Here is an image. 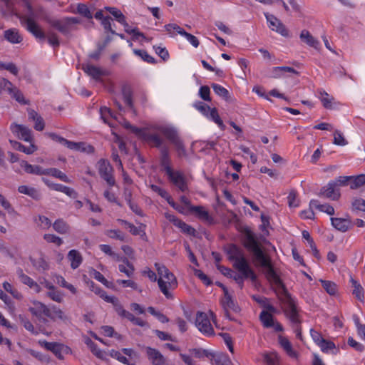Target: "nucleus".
<instances>
[{
  "label": "nucleus",
  "instance_id": "obj_1",
  "mask_svg": "<svg viewBox=\"0 0 365 365\" xmlns=\"http://www.w3.org/2000/svg\"><path fill=\"white\" fill-rule=\"evenodd\" d=\"M29 311L36 317L39 323L47 324L49 320H65L66 319L63 312L58 307L53 306L49 308L43 303L34 300L31 302Z\"/></svg>",
  "mask_w": 365,
  "mask_h": 365
},
{
  "label": "nucleus",
  "instance_id": "obj_2",
  "mask_svg": "<svg viewBox=\"0 0 365 365\" xmlns=\"http://www.w3.org/2000/svg\"><path fill=\"white\" fill-rule=\"evenodd\" d=\"M252 264L257 268H261L269 283L276 287H282L283 282L276 272L270 257L267 252H252Z\"/></svg>",
  "mask_w": 365,
  "mask_h": 365
},
{
  "label": "nucleus",
  "instance_id": "obj_3",
  "mask_svg": "<svg viewBox=\"0 0 365 365\" xmlns=\"http://www.w3.org/2000/svg\"><path fill=\"white\" fill-rule=\"evenodd\" d=\"M229 258L233 260L234 267L241 274L234 273L232 277L238 284L240 289L244 286V279H250L252 282L257 280V275L250 268L248 262L243 256H238L241 252H227Z\"/></svg>",
  "mask_w": 365,
  "mask_h": 365
},
{
  "label": "nucleus",
  "instance_id": "obj_4",
  "mask_svg": "<svg viewBox=\"0 0 365 365\" xmlns=\"http://www.w3.org/2000/svg\"><path fill=\"white\" fill-rule=\"evenodd\" d=\"M277 287L282 289L279 300L282 302V310L286 318L289 320L291 324L302 323L299 314L301 309L297 299L288 292L284 284L282 287Z\"/></svg>",
  "mask_w": 365,
  "mask_h": 365
},
{
  "label": "nucleus",
  "instance_id": "obj_5",
  "mask_svg": "<svg viewBox=\"0 0 365 365\" xmlns=\"http://www.w3.org/2000/svg\"><path fill=\"white\" fill-rule=\"evenodd\" d=\"M155 267L159 275L158 284L160 292L167 299H173L172 291L178 287L175 276L163 264L156 263Z\"/></svg>",
  "mask_w": 365,
  "mask_h": 365
},
{
  "label": "nucleus",
  "instance_id": "obj_6",
  "mask_svg": "<svg viewBox=\"0 0 365 365\" xmlns=\"http://www.w3.org/2000/svg\"><path fill=\"white\" fill-rule=\"evenodd\" d=\"M145 140L150 144L151 146L159 148L160 153V163L164 168L165 173H168L172 171L169 148L168 145L164 143V140L158 134H147L145 135Z\"/></svg>",
  "mask_w": 365,
  "mask_h": 365
},
{
  "label": "nucleus",
  "instance_id": "obj_7",
  "mask_svg": "<svg viewBox=\"0 0 365 365\" xmlns=\"http://www.w3.org/2000/svg\"><path fill=\"white\" fill-rule=\"evenodd\" d=\"M26 8L28 14L19 18L21 24L36 38L44 39L46 38L45 34L41 31L38 24L35 21V11L29 3H26Z\"/></svg>",
  "mask_w": 365,
  "mask_h": 365
},
{
  "label": "nucleus",
  "instance_id": "obj_8",
  "mask_svg": "<svg viewBox=\"0 0 365 365\" xmlns=\"http://www.w3.org/2000/svg\"><path fill=\"white\" fill-rule=\"evenodd\" d=\"M211 319L212 321L215 319V314L212 311L208 313L198 311L196 313L195 326L201 334L208 337L215 335V330L210 322Z\"/></svg>",
  "mask_w": 365,
  "mask_h": 365
},
{
  "label": "nucleus",
  "instance_id": "obj_9",
  "mask_svg": "<svg viewBox=\"0 0 365 365\" xmlns=\"http://www.w3.org/2000/svg\"><path fill=\"white\" fill-rule=\"evenodd\" d=\"M45 21L50 26L57 29L61 34L66 35L73 29V25L80 24L81 19L77 17H66L62 20L53 19L50 16H45Z\"/></svg>",
  "mask_w": 365,
  "mask_h": 365
},
{
  "label": "nucleus",
  "instance_id": "obj_10",
  "mask_svg": "<svg viewBox=\"0 0 365 365\" xmlns=\"http://www.w3.org/2000/svg\"><path fill=\"white\" fill-rule=\"evenodd\" d=\"M193 106L208 119L215 122L222 130L225 128L223 121L220 118L216 108H211L209 106L201 101H197Z\"/></svg>",
  "mask_w": 365,
  "mask_h": 365
},
{
  "label": "nucleus",
  "instance_id": "obj_11",
  "mask_svg": "<svg viewBox=\"0 0 365 365\" xmlns=\"http://www.w3.org/2000/svg\"><path fill=\"white\" fill-rule=\"evenodd\" d=\"M38 344L46 350L51 351L59 360H63L64 355L72 354L71 349L68 346L61 343L39 340Z\"/></svg>",
  "mask_w": 365,
  "mask_h": 365
},
{
  "label": "nucleus",
  "instance_id": "obj_12",
  "mask_svg": "<svg viewBox=\"0 0 365 365\" xmlns=\"http://www.w3.org/2000/svg\"><path fill=\"white\" fill-rule=\"evenodd\" d=\"M262 237L257 236L250 230H246L244 234V245L250 251H267V248L262 245Z\"/></svg>",
  "mask_w": 365,
  "mask_h": 365
},
{
  "label": "nucleus",
  "instance_id": "obj_13",
  "mask_svg": "<svg viewBox=\"0 0 365 365\" xmlns=\"http://www.w3.org/2000/svg\"><path fill=\"white\" fill-rule=\"evenodd\" d=\"M98 173L101 178H103L107 184L113 187L115 185V180L113 175V169L110 163L104 159H101L98 162Z\"/></svg>",
  "mask_w": 365,
  "mask_h": 365
},
{
  "label": "nucleus",
  "instance_id": "obj_14",
  "mask_svg": "<svg viewBox=\"0 0 365 365\" xmlns=\"http://www.w3.org/2000/svg\"><path fill=\"white\" fill-rule=\"evenodd\" d=\"M264 16L268 22V26L272 31H276L284 37L289 36V31L283 23L272 14L264 13Z\"/></svg>",
  "mask_w": 365,
  "mask_h": 365
},
{
  "label": "nucleus",
  "instance_id": "obj_15",
  "mask_svg": "<svg viewBox=\"0 0 365 365\" xmlns=\"http://www.w3.org/2000/svg\"><path fill=\"white\" fill-rule=\"evenodd\" d=\"M165 217L170 222H173V225L181 230L182 232L190 236H195L197 234L196 230L190 225L186 224L183 221L177 218L174 215L168 212L165 213Z\"/></svg>",
  "mask_w": 365,
  "mask_h": 365
},
{
  "label": "nucleus",
  "instance_id": "obj_16",
  "mask_svg": "<svg viewBox=\"0 0 365 365\" xmlns=\"http://www.w3.org/2000/svg\"><path fill=\"white\" fill-rule=\"evenodd\" d=\"M188 258L190 261L193 264V266H190V268L193 271V274L198 279H200L206 286H210L212 284L210 278L206 275L202 270L197 269L199 267V263L197 260L196 257L194 255V252H188Z\"/></svg>",
  "mask_w": 365,
  "mask_h": 365
},
{
  "label": "nucleus",
  "instance_id": "obj_17",
  "mask_svg": "<svg viewBox=\"0 0 365 365\" xmlns=\"http://www.w3.org/2000/svg\"><path fill=\"white\" fill-rule=\"evenodd\" d=\"M81 68L88 76H91L96 81H101V77L108 75L106 71L91 65L89 63H82Z\"/></svg>",
  "mask_w": 365,
  "mask_h": 365
},
{
  "label": "nucleus",
  "instance_id": "obj_18",
  "mask_svg": "<svg viewBox=\"0 0 365 365\" xmlns=\"http://www.w3.org/2000/svg\"><path fill=\"white\" fill-rule=\"evenodd\" d=\"M154 129L164 135L173 145L180 139L177 130L174 127L158 125L155 126Z\"/></svg>",
  "mask_w": 365,
  "mask_h": 365
},
{
  "label": "nucleus",
  "instance_id": "obj_19",
  "mask_svg": "<svg viewBox=\"0 0 365 365\" xmlns=\"http://www.w3.org/2000/svg\"><path fill=\"white\" fill-rule=\"evenodd\" d=\"M166 174L170 181L180 191L185 192L187 190V185L182 173L179 171L172 170Z\"/></svg>",
  "mask_w": 365,
  "mask_h": 365
},
{
  "label": "nucleus",
  "instance_id": "obj_20",
  "mask_svg": "<svg viewBox=\"0 0 365 365\" xmlns=\"http://www.w3.org/2000/svg\"><path fill=\"white\" fill-rule=\"evenodd\" d=\"M145 350L148 359L153 365H167L166 359L158 349L147 346Z\"/></svg>",
  "mask_w": 365,
  "mask_h": 365
},
{
  "label": "nucleus",
  "instance_id": "obj_21",
  "mask_svg": "<svg viewBox=\"0 0 365 365\" xmlns=\"http://www.w3.org/2000/svg\"><path fill=\"white\" fill-rule=\"evenodd\" d=\"M11 130L19 138L26 142L32 141L31 130L28 127L14 123L11 125Z\"/></svg>",
  "mask_w": 365,
  "mask_h": 365
},
{
  "label": "nucleus",
  "instance_id": "obj_22",
  "mask_svg": "<svg viewBox=\"0 0 365 365\" xmlns=\"http://www.w3.org/2000/svg\"><path fill=\"white\" fill-rule=\"evenodd\" d=\"M320 194L333 200H337L340 197V190L332 181L329 182L326 186L321 189Z\"/></svg>",
  "mask_w": 365,
  "mask_h": 365
},
{
  "label": "nucleus",
  "instance_id": "obj_23",
  "mask_svg": "<svg viewBox=\"0 0 365 365\" xmlns=\"http://www.w3.org/2000/svg\"><path fill=\"white\" fill-rule=\"evenodd\" d=\"M221 304L224 309H230L234 312H239L240 311V307L237 302L234 301L232 297L230 294L228 290L224 289V296L221 299Z\"/></svg>",
  "mask_w": 365,
  "mask_h": 365
},
{
  "label": "nucleus",
  "instance_id": "obj_24",
  "mask_svg": "<svg viewBox=\"0 0 365 365\" xmlns=\"http://www.w3.org/2000/svg\"><path fill=\"white\" fill-rule=\"evenodd\" d=\"M16 273L21 280V282L29 286L31 289H32L35 292L39 293L41 290L39 284L36 282L32 278L29 276L25 274L22 270V269L19 268L16 271Z\"/></svg>",
  "mask_w": 365,
  "mask_h": 365
},
{
  "label": "nucleus",
  "instance_id": "obj_25",
  "mask_svg": "<svg viewBox=\"0 0 365 365\" xmlns=\"http://www.w3.org/2000/svg\"><path fill=\"white\" fill-rule=\"evenodd\" d=\"M65 146L71 150L86 152L88 153H92L94 152V148L92 145L83 142L76 143L67 140Z\"/></svg>",
  "mask_w": 365,
  "mask_h": 365
},
{
  "label": "nucleus",
  "instance_id": "obj_26",
  "mask_svg": "<svg viewBox=\"0 0 365 365\" xmlns=\"http://www.w3.org/2000/svg\"><path fill=\"white\" fill-rule=\"evenodd\" d=\"M4 38L11 43H19L23 41V37L19 30L15 28L9 29L4 32Z\"/></svg>",
  "mask_w": 365,
  "mask_h": 365
},
{
  "label": "nucleus",
  "instance_id": "obj_27",
  "mask_svg": "<svg viewBox=\"0 0 365 365\" xmlns=\"http://www.w3.org/2000/svg\"><path fill=\"white\" fill-rule=\"evenodd\" d=\"M320 350L324 354H331L334 355H336L339 350L336 348L335 344L326 339H324L318 345Z\"/></svg>",
  "mask_w": 365,
  "mask_h": 365
},
{
  "label": "nucleus",
  "instance_id": "obj_28",
  "mask_svg": "<svg viewBox=\"0 0 365 365\" xmlns=\"http://www.w3.org/2000/svg\"><path fill=\"white\" fill-rule=\"evenodd\" d=\"M331 225L338 230L346 232L351 226V222L347 218L331 217Z\"/></svg>",
  "mask_w": 365,
  "mask_h": 365
},
{
  "label": "nucleus",
  "instance_id": "obj_29",
  "mask_svg": "<svg viewBox=\"0 0 365 365\" xmlns=\"http://www.w3.org/2000/svg\"><path fill=\"white\" fill-rule=\"evenodd\" d=\"M20 165L24 168V171L29 174H35L38 175H45V170L39 165H32L26 160H21Z\"/></svg>",
  "mask_w": 365,
  "mask_h": 365
},
{
  "label": "nucleus",
  "instance_id": "obj_30",
  "mask_svg": "<svg viewBox=\"0 0 365 365\" xmlns=\"http://www.w3.org/2000/svg\"><path fill=\"white\" fill-rule=\"evenodd\" d=\"M18 191L21 193L26 195L34 200H38L41 198V195L38 190L32 187L27 185H21L18 187Z\"/></svg>",
  "mask_w": 365,
  "mask_h": 365
},
{
  "label": "nucleus",
  "instance_id": "obj_31",
  "mask_svg": "<svg viewBox=\"0 0 365 365\" xmlns=\"http://www.w3.org/2000/svg\"><path fill=\"white\" fill-rule=\"evenodd\" d=\"M350 282L351 284V287L354 288L352 294L356 297L357 299L361 302L364 301V290L361 284L353 277H351Z\"/></svg>",
  "mask_w": 365,
  "mask_h": 365
},
{
  "label": "nucleus",
  "instance_id": "obj_32",
  "mask_svg": "<svg viewBox=\"0 0 365 365\" xmlns=\"http://www.w3.org/2000/svg\"><path fill=\"white\" fill-rule=\"evenodd\" d=\"M10 144L11 146L16 150L23 152L27 155L32 154L36 150V147L34 144H31L29 147H26L21 143L16 141V140H9Z\"/></svg>",
  "mask_w": 365,
  "mask_h": 365
},
{
  "label": "nucleus",
  "instance_id": "obj_33",
  "mask_svg": "<svg viewBox=\"0 0 365 365\" xmlns=\"http://www.w3.org/2000/svg\"><path fill=\"white\" fill-rule=\"evenodd\" d=\"M299 37L303 42L306 43L309 46L317 48L319 45V42L314 38L307 30H302Z\"/></svg>",
  "mask_w": 365,
  "mask_h": 365
},
{
  "label": "nucleus",
  "instance_id": "obj_34",
  "mask_svg": "<svg viewBox=\"0 0 365 365\" xmlns=\"http://www.w3.org/2000/svg\"><path fill=\"white\" fill-rule=\"evenodd\" d=\"M190 211L195 212L197 217L201 220L211 222L212 218L210 216L208 212L202 206H190Z\"/></svg>",
  "mask_w": 365,
  "mask_h": 365
},
{
  "label": "nucleus",
  "instance_id": "obj_35",
  "mask_svg": "<svg viewBox=\"0 0 365 365\" xmlns=\"http://www.w3.org/2000/svg\"><path fill=\"white\" fill-rule=\"evenodd\" d=\"M51 186H52V190H53L55 191L61 192L71 198L75 199L78 197V193L76 192V190L74 189H73L71 187L65 186L61 184H57V183L51 185Z\"/></svg>",
  "mask_w": 365,
  "mask_h": 365
},
{
  "label": "nucleus",
  "instance_id": "obj_36",
  "mask_svg": "<svg viewBox=\"0 0 365 365\" xmlns=\"http://www.w3.org/2000/svg\"><path fill=\"white\" fill-rule=\"evenodd\" d=\"M45 175H51L56 178L60 179L64 182L70 183L71 180L68 178V176L57 168H48L45 170Z\"/></svg>",
  "mask_w": 365,
  "mask_h": 365
},
{
  "label": "nucleus",
  "instance_id": "obj_37",
  "mask_svg": "<svg viewBox=\"0 0 365 365\" xmlns=\"http://www.w3.org/2000/svg\"><path fill=\"white\" fill-rule=\"evenodd\" d=\"M279 343L289 356L295 357L297 356L296 351L292 349V346L287 338L279 336Z\"/></svg>",
  "mask_w": 365,
  "mask_h": 365
},
{
  "label": "nucleus",
  "instance_id": "obj_38",
  "mask_svg": "<svg viewBox=\"0 0 365 365\" xmlns=\"http://www.w3.org/2000/svg\"><path fill=\"white\" fill-rule=\"evenodd\" d=\"M259 320L264 328H271L274 325L273 315L263 310L259 314Z\"/></svg>",
  "mask_w": 365,
  "mask_h": 365
},
{
  "label": "nucleus",
  "instance_id": "obj_39",
  "mask_svg": "<svg viewBox=\"0 0 365 365\" xmlns=\"http://www.w3.org/2000/svg\"><path fill=\"white\" fill-rule=\"evenodd\" d=\"M68 259L71 262V268L73 269L78 268L83 260L81 252H68Z\"/></svg>",
  "mask_w": 365,
  "mask_h": 365
},
{
  "label": "nucleus",
  "instance_id": "obj_40",
  "mask_svg": "<svg viewBox=\"0 0 365 365\" xmlns=\"http://www.w3.org/2000/svg\"><path fill=\"white\" fill-rule=\"evenodd\" d=\"M319 98L325 108L331 109L332 108V101H334V98L330 96L326 91H319Z\"/></svg>",
  "mask_w": 365,
  "mask_h": 365
},
{
  "label": "nucleus",
  "instance_id": "obj_41",
  "mask_svg": "<svg viewBox=\"0 0 365 365\" xmlns=\"http://www.w3.org/2000/svg\"><path fill=\"white\" fill-rule=\"evenodd\" d=\"M53 227L60 234H66L69 231V225L62 219L56 220L53 224Z\"/></svg>",
  "mask_w": 365,
  "mask_h": 365
},
{
  "label": "nucleus",
  "instance_id": "obj_42",
  "mask_svg": "<svg viewBox=\"0 0 365 365\" xmlns=\"http://www.w3.org/2000/svg\"><path fill=\"white\" fill-rule=\"evenodd\" d=\"M118 221L122 225H124L125 228L129 229L130 232L133 235H141L144 234V231L142 230L141 227H135L134 225L124 220H118Z\"/></svg>",
  "mask_w": 365,
  "mask_h": 365
},
{
  "label": "nucleus",
  "instance_id": "obj_43",
  "mask_svg": "<svg viewBox=\"0 0 365 365\" xmlns=\"http://www.w3.org/2000/svg\"><path fill=\"white\" fill-rule=\"evenodd\" d=\"M320 282L322 284V287L329 294H336V293L337 292V286L334 282L323 279H320Z\"/></svg>",
  "mask_w": 365,
  "mask_h": 365
},
{
  "label": "nucleus",
  "instance_id": "obj_44",
  "mask_svg": "<svg viewBox=\"0 0 365 365\" xmlns=\"http://www.w3.org/2000/svg\"><path fill=\"white\" fill-rule=\"evenodd\" d=\"M73 12L88 19H91L93 18L90 9L84 4H78L76 7V11Z\"/></svg>",
  "mask_w": 365,
  "mask_h": 365
},
{
  "label": "nucleus",
  "instance_id": "obj_45",
  "mask_svg": "<svg viewBox=\"0 0 365 365\" xmlns=\"http://www.w3.org/2000/svg\"><path fill=\"white\" fill-rule=\"evenodd\" d=\"M365 185V174H361L356 177L352 176L350 182V188L352 190L357 189Z\"/></svg>",
  "mask_w": 365,
  "mask_h": 365
},
{
  "label": "nucleus",
  "instance_id": "obj_46",
  "mask_svg": "<svg viewBox=\"0 0 365 365\" xmlns=\"http://www.w3.org/2000/svg\"><path fill=\"white\" fill-rule=\"evenodd\" d=\"M212 88L217 95L222 97L225 101H228L230 98V93L225 88L217 83H212Z\"/></svg>",
  "mask_w": 365,
  "mask_h": 365
},
{
  "label": "nucleus",
  "instance_id": "obj_47",
  "mask_svg": "<svg viewBox=\"0 0 365 365\" xmlns=\"http://www.w3.org/2000/svg\"><path fill=\"white\" fill-rule=\"evenodd\" d=\"M123 26H124V29H125V31L129 34H133V39L134 41L137 40L139 37H143V38H145L144 34L141 32H140L138 29L135 28V29H131L130 27V26L128 25V24L125 21V19H124V22L123 23H120Z\"/></svg>",
  "mask_w": 365,
  "mask_h": 365
},
{
  "label": "nucleus",
  "instance_id": "obj_48",
  "mask_svg": "<svg viewBox=\"0 0 365 365\" xmlns=\"http://www.w3.org/2000/svg\"><path fill=\"white\" fill-rule=\"evenodd\" d=\"M212 365H232V362L227 356L224 354L215 355L212 359Z\"/></svg>",
  "mask_w": 365,
  "mask_h": 365
},
{
  "label": "nucleus",
  "instance_id": "obj_49",
  "mask_svg": "<svg viewBox=\"0 0 365 365\" xmlns=\"http://www.w3.org/2000/svg\"><path fill=\"white\" fill-rule=\"evenodd\" d=\"M122 94L123 96V99L125 103L130 108H133V99H132V92L130 88L128 86H123L122 88Z\"/></svg>",
  "mask_w": 365,
  "mask_h": 365
},
{
  "label": "nucleus",
  "instance_id": "obj_50",
  "mask_svg": "<svg viewBox=\"0 0 365 365\" xmlns=\"http://www.w3.org/2000/svg\"><path fill=\"white\" fill-rule=\"evenodd\" d=\"M30 259L34 267L39 270H46L49 268L48 264L41 256L38 259H34L32 257H30Z\"/></svg>",
  "mask_w": 365,
  "mask_h": 365
},
{
  "label": "nucleus",
  "instance_id": "obj_51",
  "mask_svg": "<svg viewBox=\"0 0 365 365\" xmlns=\"http://www.w3.org/2000/svg\"><path fill=\"white\" fill-rule=\"evenodd\" d=\"M11 98L22 105L29 104V101L26 100L22 92L16 87L14 88L11 93L9 94Z\"/></svg>",
  "mask_w": 365,
  "mask_h": 365
},
{
  "label": "nucleus",
  "instance_id": "obj_52",
  "mask_svg": "<svg viewBox=\"0 0 365 365\" xmlns=\"http://www.w3.org/2000/svg\"><path fill=\"white\" fill-rule=\"evenodd\" d=\"M91 275L93 278H95L98 282H101L104 286L108 288H113V284L111 282L108 281L104 276L98 271H96L93 269L91 272Z\"/></svg>",
  "mask_w": 365,
  "mask_h": 365
},
{
  "label": "nucleus",
  "instance_id": "obj_53",
  "mask_svg": "<svg viewBox=\"0 0 365 365\" xmlns=\"http://www.w3.org/2000/svg\"><path fill=\"white\" fill-rule=\"evenodd\" d=\"M148 312L152 314L153 316L155 317L157 319L161 322V323H167L169 322L168 317H167L162 312L155 310V309L153 307H148Z\"/></svg>",
  "mask_w": 365,
  "mask_h": 365
},
{
  "label": "nucleus",
  "instance_id": "obj_54",
  "mask_svg": "<svg viewBox=\"0 0 365 365\" xmlns=\"http://www.w3.org/2000/svg\"><path fill=\"white\" fill-rule=\"evenodd\" d=\"M164 27L165 31L170 34L171 36H174L175 35V32L182 35L183 31H185L183 29L180 28L175 24H169L165 25Z\"/></svg>",
  "mask_w": 365,
  "mask_h": 365
},
{
  "label": "nucleus",
  "instance_id": "obj_55",
  "mask_svg": "<svg viewBox=\"0 0 365 365\" xmlns=\"http://www.w3.org/2000/svg\"><path fill=\"white\" fill-rule=\"evenodd\" d=\"M15 87L16 86L10 81L5 78H2L0 80V89L1 93L3 91H5L10 94Z\"/></svg>",
  "mask_w": 365,
  "mask_h": 365
},
{
  "label": "nucleus",
  "instance_id": "obj_56",
  "mask_svg": "<svg viewBox=\"0 0 365 365\" xmlns=\"http://www.w3.org/2000/svg\"><path fill=\"white\" fill-rule=\"evenodd\" d=\"M134 53L140 57L144 61L153 63L155 62V58L150 56L145 50L135 49Z\"/></svg>",
  "mask_w": 365,
  "mask_h": 365
},
{
  "label": "nucleus",
  "instance_id": "obj_57",
  "mask_svg": "<svg viewBox=\"0 0 365 365\" xmlns=\"http://www.w3.org/2000/svg\"><path fill=\"white\" fill-rule=\"evenodd\" d=\"M352 210L353 211H362L365 212V200L362 198H355L352 201Z\"/></svg>",
  "mask_w": 365,
  "mask_h": 365
},
{
  "label": "nucleus",
  "instance_id": "obj_58",
  "mask_svg": "<svg viewBox=\"0 0 365 365\" xmlns=\"http://www.w3.org/2000/svg\"><path fill=\"white\" fill-rule=\"evenodd\" d=\"M351 179H352V176H339L334 180H331L335 186L339 189V187L346 186L349 185V182H351Z\"/></svg>",
  "mask_w": 365,
  "mask_h": 365
},
{
  "label": "nucleus",
  "instance_id": "obj_59",
  "mask_svg": "<svg viewBox=\"0 0 365 365\" xmlns=\"http://www.w3.org/2000/svg\"><path fill=\"white\" fill-rule=\"evenodd\" d=\"M101 331L103 334L106 336H114L118 339H121V336L118 333H115L114 329L110 326H103L101 327Z\"/></svg>",
  "mask_w": 365,
  "mask_h": 365
},
{
  "label": "nucleus",
  "instance_id": "obj_60",
  "mask_svg": "<svg viewBox=\"0 0 365 365\" xmlns=\"http://www.w3.org/2000/svg\"><path fill=\"white\" fill-rule=\"evenodd\" d=\"M333 143L337 145L344 146L346 145L348 142L340 131L336 130L334 134Z\"/></svg>",
  "mask_w": 365,
  "mask_h": 365
},
{
  "label": "nucleus",
  "instance_id": "obj_61",
  "mask_svg": "<svg viewBox=\"0 0 365 365\" xmlns=\"http://www.w3.org/2000/svg\"><path fill=\"white\" fill-rule=\"evenodd\" d=\"M21 323L23 324L24 327L29 332L33 334H37L38 331L35 329L34 326L30 322V320L26 317H20Z\"/></svg>",
  "mask_w": 365,
  "mask_h": 365
},
{
  "label": "nucleus",
  "instance_id": "obj_62",
  "mask_svg": "<svg viewBox=\"0 0 365 365\" xmlns=\"http://www.w3.org/2000/svg\"><path fill=\"white\" fill-rule=\"evenodd\" d=\"M47 295L51 299L58 303L61 302L63 300V294L56 288L48 291Z\"/></svg>",
  "mask_w": 365,
  "mask_h": 365
},
{
  "label": "nucleus",
  "instance_id": "obj_63",
  "mask_svg": "<svg viewBox=\"0 0 365 365\" xmlns=\"http://www.w3.org/2000/svg\"><path fill=\"white\" fill-rule=\"evenodd\" d=\"M118 269L120 272L125 273L129 277L132 276L134 271L133 265L130 264L128 261L126 264H119Z\"/></svg>",
  "mask_w": 365,
  "mask_h": 365
},
{
  "label": "nucleus",
  "instance_id": "obj_64",
  "mask_svg": "<svg viewBox=\"0 0 365 365\" xmlns=\"http://www.w3.org/2000/svg\"><path fill=\"white\" fill-rule=\"evenodd\" d=\"M358 336L365 341V324H361L359 318L354 319Z\"/></svg>",
  "mask_w": 365,
  "mask_h": 365
}]
</instances>
